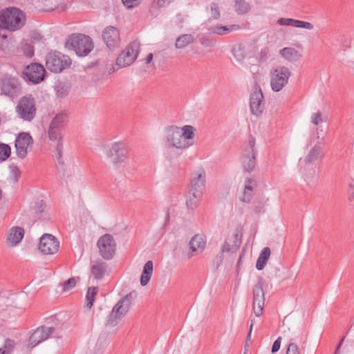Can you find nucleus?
<instances>
[{
    "instance_id": "473e14b6",
    "label": "nucleus",
    "mask_w": 354,
    "mask_h": 354,
    "mask_svg": "<svg viewBox=\"0 0 354 354\" xmlns=\"http://www.w3.org/2000/svg\"><path fill=\"white\" fill-rule=\"evenodd\" d=\"M67 122L68 115L65 111H62L55 115V117L53 119L50 124L63 130L64 127L67 124Z\"/></svg>"
},
{
    "instance_id": "393cba45",
    "label": "nucleus",
    "mask_w": 354,
    "mask_h": 354,
    "mask_svg": "<svg viewBox=\"0 0 354 354\" xmlns=\"http://www.w3.org/2000/svg\"><path fill=\"white\" fill-rule=\"evenodd\" d=\"M202 196L203 194H201L199 191H192V189H189L186 199V205L187 208L190 209H196L199 204Z\"/></svg>"
},
{
    "instance_id": "3c124183",
    "label": "nucleus",
    "mask_w": 354,
    "mask_h": 354,
    "mask_svg": "<svg viewBox=\"0 0 354 354\" xmlns=\"http://www.w3.org/2000/svg\"><path fill=\"white\" fill-rule=\"evenodd\" d=\"M123 4L128 8H133L139 4V0H122Z\"/></svg>"
},
{
    "instance_id": "0e129e2a",
    "label": "nucleus",
    "mask_w": 354,
    "mask_h": 354,
    "mask_svg": "<svg viewBox=\"0 0 354 354\" xmlns=\"http://www.w3.org/2000/svg\"><path fill=\"white\" fill-rule=\"evenodd\" d=\"M241 265V256H240V258L237 262V264H236V267L237 268H239Z\"/></svg>"
},
{
    "instance_id": "6e6552de",
    "label": "nucleus",
    "mask_w": 354,
    "mask_h": 354,
    "mask_svg": "<svg viewBox=\"0 0 354 354\" xmlns=\"http://www.w3.org/2000/svg\"><path fill=\"white\" fill-rule=\"evenodd\" d=\"M291 75L290 69L279 66L270 71V86L274 92L280 91L288 82Z\"/></svg>"
},
{
    "instance_id": "39448f33",
    "label": "nucleus",
    "mask_w": 354,
    "mask_h": 354,
    "mask_svg": "<svg viewBox=\"0 0 354 354\" xmlns=\"http://www.w3.org/2000/svg\"><path fill=\"white\" fill-rule=\"evenodd\" d=\"M0 95L10 100L17 98L23 93V86L17 77L4 74L0 77Z\"/></svg>"
},
{
    "instance_id": "20e7f679",
    "label": "nucleus",
    "mask_w": 354,
    "mask_h": 354,
    "mask_svg": "<svg viewBox=\"0 0 354 354\" xmlns=\"http://www.w3.org/2000/svg\"><path fill=\"white\" fill-rule=\"evenodd\" d=\"M65 46L75 50L78 56L84 57L93 50V43L89 36L83 34H73L68 38Z\"/></svg>"
},
{
    "instance_id": "2f4dec72",
    "label": "nucleus",
    "mask_w": 354,
    "mask_h": 354,
    "mask_svg": "<svg viewBox=\"0 0 354 354\" xmlns=\"http://www.w3.org/2000/svg\"><path fill=\"white\" fill-rule=\"evenodd\" d=\"M270 255V249L268 247L264 248L260 253L257 263L256 268L259 270H261L266 266L267 261Z\"/></svg>"
},
{
    "instance_id": "37998d69",
    "label": "nucleus",
    "mask_w": 354,
    "mask_h": 354,
    "mask_svg": "<svg viewBox=\"0 0 354 354\" xmlns=\"http://www.w3.org/2000/svg\"><path fill=\"white\" fill-rule=\"evenodd\" d=\"M255 140L253 137L250 136L249 138L248 147L245 149V152L251 153L252 154H257V151L254 149Z\"/></svg>"
},
{
    "instance_id": "7c9ffc66",
    "label": "nucleus",
    "mask_w": 354,
    "mask_h": 354,
    "mask_svg": "<svg viewBox=\"0 0 354 354\" xmlns=\"http://www.w3.org/2000/svg\"><path fill=\"white\" fill-rule=\"evenodd\" d=\"M194 37L192 34H183L176 40L175 46L176 48L183 49L194 42Z\"/></svg>"
},
{
    "instance_id": "72a5a7b5",
    "label": "nucleus",
    "mask_w": 354,
    "mask_h": 354,
    "mask_svg": "<svg viewBox=\"0 0 354 354\" xmlns=\"http://www.w3.org/2000/svg\"><path fill=\"white\" fill-rule=\"evenodd\" d=\"M98 292V287H89L88 288L86 295V306L91 309L93 306V303L95 301V296Z\"/></svg>"
},
{
    "instance_id": "5701e85b",
    "label": "nucleus",
    "mask_w": 354,
    "mask_h": 354,
    "mask_svg": "<svg viewBox=\"0 0 354 354\" xmlns=\"http://www.w3.org/2000/svg\"><path fill=\"white\" fill-rule=\"evenodd\" d=\"M257 185V184L254 179L248 178L245 180L243 196L241 198L242 202L249 203L251 201L254 194V189Z\"/></svg>"
},
{
    "instance_id": "6e6d98bb",
    "label": "nucleus",
    "mask_w": 354,
    "mask_h": 354,
    "mask_svg": "<svg viewBox=\"0 0 354 354\" xmlns=\"http://www.w3.org/2000/svg\"><path fill=\"white\" fill-rule=\"evenodd\" d=\"M221 250L223 252H234L233 249H232V245H230V244L227 241H225V243H223Z\"/></svg>"
},
{
    "instance_id": "7ed1b4c3",
    "label": "nucleus",
    "mask_w": 354,
    "mask_h": 354,
    "mask_svg": "<svg viewBox=\"0 0 354 354\" xmlns=\"http://www.w3.org/2000/svg\"><path fill=\"white\" fill-rule=\"evenodd\" d=\"M136 296L137 293L135 291H131L121 298L109 315L106 325L111 326L117 325L118 321L129 312Z\"/></svg>"
},
{
    "instance_id": "79ce46f5",
    "label": "nucleus",
    "mask_w": 354,
    "mask_h": 354,
    "mask_svg": "<svg viewBox=\"0 0 354 354\" xmlns=\"http://www.w3.org/2000/svg\"><path fill=\"white\" fill-rule=\"evenodd\" d=\"M23 53L27 57H32L34 55V47L28 43H26L22 47Z\"/></svg>"
},
{
    "instance_id": "b1692460",
    "label": "nucleus",
    "mask_w": 354,
    "mask_h": 354,
    "mask_svg": "<svg viewBox=\"0 0 354 354\" xmlns=\"http://www.w3.org/2000/svg\"><path fill=\"white\" fill-rule=\"evenodd\" d=\"M240 28V26L237 24H232L229 26H221L217 24L216 26L210 27L208 30L210 33L225 35H227L233 31L237 30Z\"/></svg>"
},
{
    "instance_id": "2eb2a0df",
    "label": "nucleus",
    "mask_w": 354,
    "mask_h": 354,
    "mask_svg": "<svg viewBox=\"0 0 354 354\" xmlns=\"http://www.w3.org/2000/svg\"><path fill=\"white\" fill-rule=\"evenodd\" d=\"M59 248V242L52 234H44L39 239V249L44 254H53Z\"/></svg>"
},
{
    "instance_id": "a19ab883",
    "label": "nucleus",
    "mask_w": 354,
    "mask_h": 354,
    "mask_svg": "<svg viewBox=\"0 0 354 354\" xmlns=\"http://www.w3.org/2000/svg\"><path fill=\"white\" fill-rule=\"evenodd\" d=\"M293 27L305 28L307 30H312L314 26L311 23L308 21L295 19V24H293Z\"/></svg>"
},
{
    "instance_id": "bf43d9fd",
    "label": "nucleus",
    "mask_w": 354,
    "mask_h": 354,
    "mask_svg": "<svg viewBox=\"0 0 354 354\" xmlns=\"http://www.w3.org/2000/svg\"><path fill=\"white\" fill-rule=\"evenodd\" d=\"M263 205L261 203L259 202L257 205H255L254 210L257 213H261L263 211Z\"/></svg>"
},
{
    "instance_id": "f704fd0d",
    "label": "nucleus",
    "mask_w": 354,
    "mask_h": 354,
    "mask_svg": "<svg viewBox=\"0 0 354 354\" xmlns=\"http://www.w3.org/2000/svg\"><path fill=\"white\" fill-rule=\"evenodd\" d=\"M234 9L239 15L247 13L250 10V6L245 0H234Z\"/></svg>"
},
{
    "instance_id": "e2e57ef3",
    "label": "nucleus",
    "mask_w": 354,
    "mask_h": 354,
    "mask_svg": "<svg viewBox=\"0 0 354 354\" xmlns=\"http://www.w3.org/2000/svg\"><path fill=\"white\" fill-rule=\"evenodd\" d=\"M344 338H345V337H342V338L340 339L339 344L337 346L335 354H337V351L339 349V348L341 347V346H342V343H343V342L344 340Z\"/></svg>"
},
{
    "instance_id": "c03bdc74",
    "label": "nucleus",
    "mask_w": 354,
    "mask_h": 354,
    "mask_svg": "<svg viewBox=\"0 0 354 354\" xmlns=\"http://www.w3.org/2000/svg\"><path fill=\"white\" fill-rule=\"evenodd\" d=\"M76 284L75 278H70L66 280L63 284V290L67 291L74 288Z\"/></svg>"
},
{
    "instance_id": "a211bd4d",
    "label": "nucleus",
    "mask_w": 354,
    "mask_h": 354,
    "mask_svg": "<svg viewBox=\"0 0 354 354\" xmlns=\"http://www.w3.org/2000/svg\"><path fill=\"white\" fill-rule=\"evenodd\" d=\"M107 155L112 159L113 164L120 163L128 158L129 149L126 145L117 142L112 145Z\"/></svg>"
},
{
    "instance_id": "bb28decb",
    "label": "nucleus",
    "mask_w": 354,
    "mask_h": 354,
    "mask_svg": "<svg viewBox=\"0 0 354 354\" xmlns=\"http://www.w3.org/2000/svg\"><path fill=\"white\" fill-rule=\"evenodd\" d=\"M106 263L101 260L95 261L91 266V274L95 279H102L106 272Z\"/></svg>"
},
{
    "instance_id": "4c0bfd02",
    "label": "nucleus",
    "mask_w": 354,
    "mask_h": 354,
    "mask_svg": "<svg viewBox=\"0 0 354 354\" xmlns=\"http://www.w3.org/2000/svg\"><path fill=\"white\" fill-rule=\"evenodd\" d=\"M15 347V342L10 339H6L4 345L0 348V354H10Z\"/></svg>"
},
{
    "instance_id": "f3484780",
    "label": "nucleus",
    "mask_w": 354,
    "mask_h": 354,
    "mask_svg": "<svg viewBox=\"0 0 354 354\" xmlns=\"http://www.w3.org/2000/svg\"><path fill=\"white\" fill-rule=\"evenodd\" d=\"M62 131V129L50 124L48 131V135L50 140L57 142V146L55 147L56 157L58 163L60 165H64V161L62 159V151L64 147Z\"/></svg>"
},
{
    "instance_id": "69168bd1",
    "label": "nucleus",
    "mask_w": 354,
    "mask_h": 354,
    "mask_svg": "<svg viewBox=\"0 0 354 354\" xmlns=\"http://www.w3.org/2000/svg\"><path fill=\"white\" fill-rule=\"evenodd\" d=\"M2 44V40H0V45Z\"/></svg>"
},
{
    "instance_id": "de8ad7c7",
    "label": "nucleus",
    "mask_w": 354,
    "mask_h": 354,
    "mask_svg": "<svg viewBox=\"0 0 354 354\" xmlns=\"http://www.w3.org/2000/svg\"><path fill=\"white\" fill-rule=\"evenodd\" d=\"M269 54V48L268 47H264L261 48L259 53V59L260 62H265L268 57Z\"/></svg>"
},
{
    "instance_id": "09e8293b",
    "label": "nucleus",
    "mask_w": 354,
    "mask_h": 354,
    "mask_svg": "<svg viewBox=\"0 0 354 354\" xmlns=\"http://www.w3.org/2000/svg\"><path fill=\"white\" fill-rule=\"evenodd\" d=\"M286 354H299L298 346L295 343H290L288 345Z\"/></svg>"
},
{
    "instance_id": "052dcab7",
    "label": "nucleus",
    "mask_w": 354,
    "mask_h": 354,
    "mask_svg": "<svg viewBox=\"0 0 354 354\" xmlns=\"http://www.w3.org/2000/svg\"><path fill=\"white\" fill-rule=\"evenodd\" d=\"M254 321L253 319L251 320V324H250V329H249V332L247 335V337H246V340H248L250 337H251V333H252V327H253V325H254Z\"/></svg>"
},
{
    "instance_id": "4d7b16f0",
    "label": "nucleus",
    "mask_w": 354,
    "mask_h": 354,
    "mask_svg": "<svg viewBox=\"0 0 354 354\" xmlns=\"http://www.w3.org/2000/svg\"><path fill=\"white\" fill-rule=\"evenodd\" d=\"M174 0H158L157 6L159 8H163V7H165L166 6L169 5Z\"/></svg>"
},
{
    "instance_id": "ddd939ff",
    "label": "nucleus",
    "mask_w": 354,
    "mask_h": 354,
    "mask_svg": "<svg viewBox=\"0 0 354 354\" xmlns=\"http://www.w3.org/2000/svg\"><path fill=\"white\" fill-rule=\"evenodd\" d=\"M263 95L259 85L255 82L253 91L250 94V108L251 113L257 116L260 115L264 109Z\"/></svg>"
},
{
    "instance_id": "412c9836",
    "label": "nucleus",
    "mask_w": 354,
    "mask_h": 354,
    "mask_svg": "<svg viewBox=\"0 0 354 354\" xmlns=\"http://www.w3.org/2000/svg\"><path fill=\"white\" fill-rule=\"evenodd\" d=\"M205 172L203 169H202L198 173L194 174V176L191 180L189 189H192V191H199L201 194H203L205 189Z\"/></svg>"
},
{
    "instance_id": "4468645a",
    "label": "nucleus",
    "mask_w": 354,
    "mask_h": 354,
    "mask_svg": "<svg viewBox=\"0 0 354 354\" xmlns=\"http://www.w3.org/2000/svg\"><path fill=\"white\" fill-rule=\"evenodd\" d=\"M32 144L33 139L29 133H19L15 143L17 157L21 159L26 158L28 153V148L32 147Z\"/></svg>"
},
{
    "instance_id": "9b49d317",
    "label": "nucleus",
    "mask_w": 354,
    "mask_h": 354,
    "mask_svg": "<svg viewBox=\"0 0 354 354\" xmlns=\"http://www.w3.org/2000/svg\"><path fill=\"white\" fill-rule=\"evenodd\" d=\"M46 74L43 65L38 63H31L26 66L22 72V77L32 84H39L44 80Z\"/></svg>"
},
{
    "instance_id": "cd10ccee",
    "label": "nucleus",
    "mask_w": 354,
    "mask_h": 354,
    "mask_svg": "<svg viewBox=\"0 0 354 354\" xmlns=\"http://www.w3.org/2000/svg\"><path fill=\"white\" fill-rule=\"evenodd\" d=\"M324 156L322 148L318 145H315L309 151L308 154L305 157L304 162L306 164H310L316 160L321 159Z\"/></svg>"
},
{
    "instance_id": "dca6fc26",
    "label": "nucleus",
    "mask_w": 354,
    "mask_h": 354,
    "mask_svg": "<svg viewBox=\"0 0 354 354\" xmlns=\"http://www.w3.org/2000/svg\"><path fill=\"white\" fill-rule=\"evenodd\" d=\"M102 37L106 46L111 50L117 48L120 44L119 30L114 26H107L103 30Z\"/></svg>"
},
{
    "instance_id": "1a4fd4ad",
    "label": "nucleus",
    "mask_w": 354,
    "mask_h": 354,
    "mask_svg": "<svg viewBox=\"0 0 354 354\" xmlns=\"http://www.w3.org/2000/svg\"><path fill=\"white\" fill-rule=\"evenodd\" d=\"M140 51V43L138 41L131 42L120 53L116 64L120 67H126L131 65L136 59Z\"/></svg>"
},
{
    "instance_id": "49530a36",
    "label": "nucleus",
    "mask_w": 354,
    "mask_h": 354,
    "mask_svg": "<svg viewBox=\"0 0 354 354\" xmlns=\"http://www.w3.org/2000/svg\"><path fill=\"white\" fill-rule=\"evenodd\" d=\"M277 24L280 26H293L295 19L291 18H280L277 20Z\"/></svg>"
},
{
    "instance_id": "603ef678",
    "label": "nucleus",
    "mask_w": 354,
    "mask_h": 354,
    "mask_svg": "<svg viewBox=\"0 0 354 354\" xmlns=\"http://www.w3.org/2000/svg\"><path fill=\"white\" fill-rule=\"evenodd\" d=\"M281 337H279L274 342V343L272 344V353H274L277 352L279 350L280 346H281Z\"/></svg>"
},
{
    "instance_id": "6ab92c4d",
    "label": "nucleus",
    "mask_w": 354,
    "mask_h": 354,
    "mask_svg": "<svg viewBox=\"0 0 354 354\" xmlns=\"http://www.w3.org/2000/svg\"><path fill=\"white\" fill-rule=\"evenodd\" d=\"M54 331L55 328L53 327H46L45 326L38 327L30 337V345L32 348L36 346L40 342L48 339Z\"/></svg>"
},
{
    "instance_id": "aec40b11",
    "label": "nucleus",
    "mask_w": 354,
    "mask_h": 354,
    "mask_svg": "<svg viewBox=\"0 0 354 354\" xmlns=\"http://www.w3.org/2000/svg\"><path fill=\"white\" fill-rule=\"evenodd\" d=\"M191 252L187 254L188 258L190 259L194 255V252L199 254L202 252L206 245V240L203 235L196 234L189 243Z\"/></svg>"
},
{
    "instance_id": "f03ea898",
    "label": "nucleus",
    "mask_w": 354,
    "mask_h": 354,
    "mask_svg": "<svg viewBox=\"0 0 354 354\" xmlns=\"http://www.w3.org/2000/svg\"><path fill=\"white\" fill-rule=\"evenodd\" d=\"M26 15L21 9L11 6L0 11V27L15 32L21 29L26 24Z\"/></svg>"
},
{
    "instance_id": "f257e3e1",
    "label": "nucleus",
    "mask_w": 354,
    "mask_h": 354,
    "mask_svg": "<svg viewBox=\"0 0 354 354\" xmlns=\"http://www.w3.org/2000/svg\"><path fill=\"white\" fill-rule=\"evenodd\" d=\"M194 127L185 125L180 128L171 125L165 129V138L167 145L178 149H185L193 145L191 141L194 138Z\"/></svg>"
},
{
    "instance_id": "c9c22d12",
    "label": "nucleus",
    "mask_w": 354,
    "mask_h": 354,
    "mask_svg": "<svg viewBox=\"0 0 354 354\" xmlns=\"http://www.w3.org/2000/svg\"><path fill=\"white\" fill-rule=\"evenodd\" d=\"M11 148L8 144L0 143V162L6 160L10 156Z\"/></svg>"
},
{
    "instance_id": "8fccbe9b",
    "label": "nucleus",
    "mask_w": 354,
    "mask_h": 354,
    "mask_svg": "<svg viewBox=\"0 0 354 354\" xmlns=\"http://www.w3.org/2000/svg\"><path fill=\"white\" fill-rule=\"evenodd\" d=\"M311 122L315 125H318L320 122H322V113L321 111H317V113H314L311 117Z\"/></svg>"
},
{
    "instance_id": "864d4df0",
    "label": "nucleus",
    "mask_w": 354,
    "mask_h": 354,
    "mask_svg": "<svg viewBox=\"0 0 354 354\" xmlns=\"http://www.w3.org/2000/svg\"><path fill=\"white\" fill-rule=\"evenodd\" d=\"M200 41L203 46H206V47H211L213 46L212 41L207 37H203L201 38Z\"/></svg>"
},
{
    "instance_id": "4be33fe9",
    "label": "nucleus",
    "mask_w": 354,
    "mask_h": 354,
    "mask_svg": "<svg viewBox=\"0 0 354 354\" xmlns=\"http://www.w3.org/2000/svg\"><path fill=\"white\" fill-rule=\"evenodd\" d=\"M24 235V230L22 227H13L9 231L6 241L10 246H15L22 240Z\"/></svg>"
},
{
    "instance_id": "58836bf2",
    "label": "nucleus",
    "mask_w": 354,
    "mask_h": 354,
    "mask_svg": "<svg viewBox=\"0 0 354 354\" xmlns=\"http://www.w3.org/2000/svg\"><path fill=\"white\" fill-rule=\"evenodd\" d=\"M242 233L236 230L234 234V241L232 244L233 252H236L241 243Z\"/></svg>"
},
{
    "instance_id": "13d9d810",
    "label": "nucleus",
    "mask_w": 354,
    "mask_h": 354,
    "mask_svg": "<svg viewBox=\"0 0 354 354\" xmlns=\"http://www.w3.org/2000/svg\"><path fill=\"white\" fill-rule=\"evenodd\" d=\"M44 207H45V205L42 203V201L41 203L37 204V205L35 207L36 212H39V213L43 212L44 210Z\"/></svg>"
},
{
    "instance_id": "e433bc0d",
    "label": "nucleus",
    "mask_w": 354,
    "mask_h": 354,
    "mask_svg": "<svg viewBox=\"0 0 354 354\" xmlns=\"http://www.w3.org/2000/svg\"><path fill=\"white\" fill-rule=\"evenodd\" d=\"M232 52L236 61L239 62H242L244 60L245 57V52L241 45L234 46Z\"/></svg>"
},
{
    "instance_id": "a18cd8bd",
    "label": "nucleus",
    "mask_w": 354,
    "mask_h": 354,
    "mask_svg": "<svg viewBox=\"0 0 354 354\" xmlns=\"http://www.w3.org/2000/svg\"><path fill=\"white\" fill-rule=\"evenodd\" d=\"M211 14L214 19H218L220 17L219 8L216 3H211Z\"/></svg>"
},
{
    "instance_id": "9d476101",
    "label": "nucleus",
    "mask_w": 354,
    "mask_h": 354,
    "mask_svg": "<svg viewBox=\"0 0 354 354\" xmlns=\"http://www.w3.org/2000/svg\"><path fill=\"white\" fill-rule=\"evenodd\" d=\"M97 245L100 254L104 259L111 260L113 258L116 250V242L111 234H105L101 236Z\"/></svg>"
},
{
    "instance_id": "c85d7f7f",
    "label": "nucleus",
    "mask_w": 354,
    "mask_h": 354,
    "mask_svg": "<svg viewBox=\"0 0 354 354\" xmlns=\"http://www.w3.org/2000/svg\"><path fill=\"white\" fill-rule=\"evenodd\" d=\"M153 263L149 260L146 262L140 277V284L142 286H146L150 281L153 273Z\"/></svg>"
},
{
    "instance_id": "680f3d73",
    "label": "nucleus",
    "mask_w": 354,
    "mask_h": 354,
    "mask_svg": "<svg viewBox=\"0 0 354 354\" xmlns=\"http://www.w3.org/2000/svg\"><path fill=\"white\" fill-rule=\"evenodd\" d=\"M153 55L152 53L148 54L147 57H146V64L151 63L152 59H153Z\"/></svg>"
},
{
    "instance_id": "f8f14e48",
    "label": "nucleus",
    "mask_w": 354,
    "mask_h": 354,
    "mask_svg": "<svg viewBox=\"0 0 354 354\" xmlns=\"http://www.w3.org/2000/svg\"><path fill=\"white\" fill-rule=\"evenodd\" d=\"M263 280L259 278L257 283L252 288L253 294V310L256 316L262 315L265 304V292L263 289Z\"/></svg>"
},
{
    "instance_id": "a878e982",
    "label": "nucleus",
    "mask_w": 354,
    "mask_h": 354,
    "mask_svg": "<svg viewBox=\"0 0 354 354\" xmlns=\"http://www.w3.org/2000/svg\"><path fill=\"white\" fill-rule=\"evenodd\" d=\"M257 154L245 152L243 156L242 165L245 171L252 172L257 165Z\"/></svg>"
},
{
    "instance_id": "ea45409f",
    "label": "nucleus",
    "mask_w": 354,
    "mask_h": 354,
    "mask_svg": "<svg viewBox=\"0 0 354 354\" xmlns=\"http://www.w3.org/2000/svg\"><path fill=\"white\" fill-rule=\"evenodd\" d=\"M10 178L11 180L16 183L19 180L21 177V171L17 166L15 165H10Z\"/></svg>"
},
{
    "instance_id": "423d86ee",
    "label": "nucleus",
    "mask_w": 354,
    "mask_h": 354,
    "mask_svg": "<svg viewBox=\"0 0 354 354\" xmlns=\"http://www.w3.org/2000/svg\"><path fill=\"white\" fill-rule=\"evenodd\" d=\"M71 58L59 52H51L46 55V66L51 72L59 73L71 66Z\"/></svg>"
},
{
    "instance_id": "c756f323",
    "label": "nucleus",
    "mask_w": 354,
    "mask_h": 354,
    "mask_svg": "<svg viewBox=\"0 0 354 354\" xmlns=\"http://www.w3.org/2000/svg\"><path fill=\"white\" fill-rule=\"evenodd\" d=\"M280 54L289 62H297L301 57L299 51L290 47H286L280 50Z\"/></svg>"
},
{
    "instance_id": "0eeeda50",
    "label": "nucleus",
    "mask_w": 354,
    "mask_h": 354,
    "mask_svg": "<svg viewBox=\"0 0 354 354\" xmlns=\"http://www.w3.org/2000/svg\"><path fill=\"white\" fill-rule=\"evenodd\" d=\"M16 112L19 117L25 121H32L36 115L35 100L32 95L20 98L16 106Z\"/></svg>"
},
{
    "instance_id": "5fc2aeb1",
    "label": "nucleus",
    "mask_w": 354,
    "mask_h": 354,
    "mask_svg": "<svg viewBox=\"0 0 354 354\" xmlns=\"http://www.w3.org/2000/svg\"><path fill=\"white\" fill-rule=\"evenodd\" d=\"M8 37L5 35L0 34V48L3 49L7 46Z\"/></svg>"
}]
</instances>
